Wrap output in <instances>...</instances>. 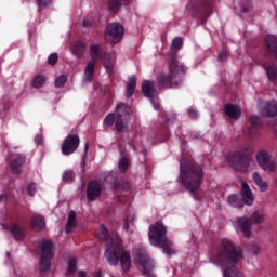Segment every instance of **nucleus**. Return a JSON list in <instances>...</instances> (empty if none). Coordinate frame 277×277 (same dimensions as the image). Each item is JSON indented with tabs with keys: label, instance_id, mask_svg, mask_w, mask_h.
<instances>
[{
	"label": "nucleus",
	"instance_id": "1",
	"mask_svg": "<svg viewBox=\"0 0 277 277\" xmlns=\"http://www.w3.org/2000/svg\"><path fill=\"white\" fill-rule=\"evenodd\" d=\"M240 259H243L241 248L236 247L228 238H224L216 254L211 256L210 263L222 269L223 277H243V273L237 267Z\"/></svg>",
	"mask_w": 277,
	"mask_h": 277
},
{
	"label": "nucleus",
	"instance_id": "2",
	"mask_svg": "<svg viewBox=\"0 0 277 277\" xmlns=\"http://www.w3.org/2000/svg\"><path fill=\"white\" fill-rule=\"evenodd\" d=\"M97 237L102 241H108L105 251V259L109 265H118V261H120L123 272H129L131 269V253L122 249L118 234L114 233L111 237L108 238L107 228H105V226H101L97 229Z\"/></svg>",
	"mask_w": 277,
	"mask_h": 277
},
{
	"label": "nucleus",
	"instance_id": "3",
	"mask_svg": "<svg viewBox=\"0 0 277 277\" xmlns=\"http://www.w3.org/2000/svg\"><path fill=\"white\" fill-rule=\"evenodd\" d=\"M202 168L190 167L188 162H180V179L184 187L190 192L193 198L198 200V192H200V185L202 184Z\"/></svg>",
	"mask_w": 277,
	"mask_h": 277
},
{
	"label": "nucleus",
	"instance_id": "4",
	"mask_svg": "<svg viewBox=\"0 0 277 277\" xmlns=\"http://www.w3.org/2000/svg\"><path fill=\"white\" fill-rule=\"evenodd\" d=\"M185 72L183 64L177 62L176 53L169 57V74H159L157 76V83L161 88H176L181 83V77Z\"/></svg>",
	"mask_w": 277,
	"mask_h": 277
},
{
	"label": "nucleus",
	"instance_id": "5",
	"mask_svg": "<svg viewBox=\"0 0 277 277\" xmlns=\"http://www.w3.org/2000/svg\"><path fill=\"white\" fill-rule=\"evenodd\" d=\"M133 259H134L135 265H138V267H141V272L143 276L155 277V274H153L155 264H153V261L150 260V258H148V253H146V250H144V247L134 248Z\"/></svg>",
	"mask_w": 277,
	"mask_h": 277
},
{
	"label": "nucleus",
	"instance_id": "6",
	"mask_svg": "<svg viewBox=\"0 0 277 277\" xmlns=\"http://www.w3.org/2000/svg\"><path fill=\"white\" fill-rule=\"evenodd\" d=\"M39 250L41 254V261H40L39 267L41 272L47 273L49 272V269H51V259H53V254H54L53 241L42 240L39 243Z\"/></svg>",
	"mask_w": 277,
	"mask_h": 277
},
{
	"label": "nucleus",
	"instance_id": "7",
	"mask_svg": "<svg viewBox=\"0 0 277 277\" xmlns=\"http://www.w3.org/2000/svg\"><path fill=\"white\" fill-rule=\"evenodd\" d=\"M167 234L168 229H166V225L162 223L149 226L148 237L150 245L159 248L161 243H166L168 239Z\"/></svg>",
	"mask_w": 277,
	"mask_h": 277
},
{
	"label": "nucleus",
	"instance_id": "8",
	"mask_svg": "<svg viewBox=\"0 0 277 277\" xmlns=\"http://www.w3.org/2000/svg\"><path fill=\"white\" fill-rule=\"evenodd\" d=\"M91 61L87 64V67L84 68V79L83 83H90L92 82V79H94V68L96 66V62L101 60V48L98 44L91 45Z\"/></svg>",
	"mask_w": 277,
	"mask_h": 277
},
{
	"label": "nucleus",
	"instance_id": "9",
	"mask_svg": "<svg viewBox=\"0 0 277 277\" xmlns=\"http://www.w3.org/2000/svg\"><path fill=\"white\" fill-rule=\"evenodd\" d=\"M256 162L264 172H276L277 162L272 159V153L266 149L260 150L255 156Z\"/></svg>",
	"mask_w": 277,
	"mask_h": 277
},
{
	"label": "nucleus",
	"instance_id": "10",
	"mask_svg": "<svg viewBox=\"0 0 277 277\" xmlns=\"http://www.w3.org/2000/svg\"><path fill=\"white\" fill-rule=\"evenodd\" d=\"M122 36H124V27L118 23H110L104 34L106 42L110 44H118L122 40Z\"/></svg>",
	"mask_w": 277,
	"mask_h": 277
},
{
	"label": "nucleus",
	"instance_id": "11",
	"mask_svg": "<svg viewBox=\"0 0 277 277\" xmlns=\"http://www.w3.org/2000/svg\"><path fill=\"white\" fill-rule=\"evenodd\" d=\"M236 233H241L246 239L252 237V221L246 216L233 221Z\"/></svg>",
	"mask_w": 277,
	"mask_h": 277
},
{
	"label": "nucleus",
	"instance_id": "12",
	"mask_svg": "<svg viewBox=\"0 0 277 277\" xmlns=\"http://www.w3.org/2000/svg\"><path fill=\"white\" fill-rule=\"evenodd\" d=\"M258 111L260 116H263V118H274L277 116V101L271 100V101H259L258 103Z\"/></svg>",
	"mask_w": 277,
	"mask_h": 277
},
{
	"label": "nucleus",
	"instance_id": "13",
	"mask_svg": "<svg viewBox=\"0 0 277 277\" xmlns=\"http://www.w3.org/2000/svg\"><path fill=\"white\" fill-rule=\"evenodd\" d=\"M80 140L79 135H68L61 147L63 155H72L77 148H79Z\"/></svg>",
	"mask_w": 277,
	"mask_h": 277
},
{
	"label": "nucleus",
	"instance_id": "14",
	"mask_svg": "<svg viewBox=\"0 0 277 277\" xmlns=\"http://www.w3.org/2000/svg\"><path fill=\"white\" fill-rule=\"evenodd\" d=\"M116 131L122 132L124 131V129H127V126L122 121V118H124V116H129V106H127V104H118L116 107Z\"/></svg>",
	"mask_w": 277,
	"mask_h": 277
},
{
	"label": "nucleus",
	"instance_id": "15",
	"mask_svg": "<svg viewBox=\"0 0 277 277\" xmlns=\"http://www.w3.org/2000/svg\"><path fill=\"white\" fill-rule=\"evenodd\" d=\"M142 93L147 98H150L154 109H159V104L155 103V97H157V90H155V84L148 80H145L142 85Z\"/></svg>",
	"mask_w": 277,
	"mask_h": 277
},
{
	"label": "nucleus",
	"instance_id": "16",
	"mask_svg": "<svg viewBox=\"0 0 277 277\" xmlns=\"http://www.w3.org/2000/svg\"><path fill=\"white\" fill-rule=\"evenodd\" d=\"M256 162L254 161V159H252L251 157H246L237 162L236 170H238V172H248L250 170H254Z\"/></svg>",
	"mask_w": 277,
	"mask_h": 277
},
{
	"label": "nucleus",
	"instance_id": "17",
	"mask_svg": "<svg viewBox=\"0 0 277 277\" xmlns=\"http://www.w3.org/2000/svg\"><path fill=\"white\" fill-rule=\"evenodd\" d=\"M241 196L245 205H248V207H252V205H254V195L246 182L241 183Z\"/></svg>",
	"mask_w": 277,
	"mask_h": 277
},
{
	"label": "nucleus",
	"instance_id": "18",
	"mask_svg": "<svg viewBox=\"0 0 277 277\" xmlns=\"http://www.w3.org/2000/svg\"><path fill=\"white\" fill-rule=\"evenodd\" d=\"M101 197V184L98 182H91L88 185L87 198L89 201L96 200Z\"/></svg>",
	"mask_w": 277,
	"mask_h": 277
},
{
	"label": "nucleus",
	"instance_id": "19",
	"mask_svg": "<svg viewBox=\"0 0 277 277\" xmlns=\"http://www.w3.org/2000/svg\"><path fill=\"white\" fill-rule=\"evenodd\" d=\"M3 228L5 230H10L15 241H23V239H25V230L21 226L16 224H11V225H3Z\"/></svg>",
	"mask_w": 277,
	"mask_h": 277
},
{
	"label": "nucleus",
	"instance_id": "20",
	"mask_svg": "<svg viewBox=\"0 0 277 277\" xmlns=\"http://www.w3.org/2000/svg\"><path fill=\"white\" fill-rule=\"evenodd\" d=\"M224 111L228 118H233L234 120H239L241 117V108L237 105L227 104L224 107Z\"/></svg>",
	"mask_w": 277,
	"mask_h": 277
},
{
	"label": "nucleus",
	"instance_id": "21",
	"mask_svg": "<svg viewBox=\"0 0 277 277\" xmlns=\"http://www.w3.org/2000/svg\"><path fill=\"white\" fill-rule=\"evenodd\" d=\"M30 226L32 230H44L47 228V222L42 215H34L30 220Z\"/></svg>",
	"mask_w": 277,
	"mask_h": 277
},
{
	"label": "nucleus",
	"instance_id": "22",
	"mask_svg": "<svg viewBox=\"0 0 277 277\" xmlns=\"http://www.w3.org/2000/svg\"><path fill=\"white\" fill-rule=\"evenodd\" d=\"M264 70L269 81H277V67L275 63L273 62L265 63Z\"/></svg>",
	"mask_w": 277,
	"mask_h": 277
},
{
	"label": "nucleus",
	"instance_id": "23",
	"mask_svg": "<svg viewBox=\"0 0 277 277\" xmlns=\"http://www.w3.org/2000/svg\"><path fill=\"white\" fill-rule=\"evenodd\" d=\"M252 180L255 183L256 187L260 189V192H267V189L269 188V185L267 184V182L263 180V176H261V173L253 172Z\"/></svg>",
	"mask_w": 277,
	"mask_h": 277
},
{
	"label": "nucleus",
	"instance_id": "24",
	"mask_svg": "<svg viewBox=\"0 0 277 277\" xmlns=\"http://www.w3.org/2000/svg\"><path fill=\"white\" fill-rule=\"evenodd\" d=\"M77 212L75 211H70L69 215H68V220H67V224L65 227V232L67 234L72 233V230H75V228H77Z\"/></svg>",
	"mask_w": 277,
	"mask_h": 277
},
{
	"label": "nucleus",
	"instance_id": "25",
	"mask_svg": "<svg viewBox=\"0 0 277 277\" xmlns=\"http://www.w3.org/2000/svg\"><path fill=\"white\" fill-rule=\"evenodd\" d=\"M227 202L229 207H234L235 209H241L243 207V201L241 197L237 194H232L227 197Z\"/></svg>",
	"mask_w": 277,
	"mask_h": 277
},
{
	"label": "nucleus",
	"instance_id": "26",
	"mask_svg": "<svg viewBox=\"0 0 277 277\" xmlns=\"http://www.w3.org/2000/svg\"><path fill=\"white\" fill-rule=\"evenodd\" d=\"M158 248H162L163 253L167 254V256H172L176 254V249H174V245L172 241H169L168 239L164 240V242L160 243Z\"/></svg>",
	"mask_w": 277,
	"mask_h": 277
},
{
	"label": "nucleus",
	"instance_id": "27",
	"mask_svg": "<svg viewBox=\"0 0 277 277\" xmlns=\"http://www.w3.org/2000/svg\"><path fill=\"white\" fill-rule=\"evenodd\" d=\"M136 85H137V78L136 77L130 78L126 89L127 98H131V96H133Z\"/></svg>",
	"mask_w": 277,
	"mask_h": 277
},
{
	"label": "nucleus",
	"instance_id": "28",
	"mask_svg": "<svg viewBox=\"0 0 277 277\" xmlns=\"http://www.w3.org/2000/svg\"><path fill=\"white\" fill-rule=\"evenodd\" d=\"M71 53L76 55V57H82V55L85 53V44L81 41H77L74 43V47H71Z\"/></svg>",
	"mask_w": 277,
	"mask_h": 277
},
{
	"label": "nucleus",
	"instance_id": "29",
	"mask_svg": "<svg viewBox=\"0 0 277 277\" xmlns=\"http://www.w3.org/2000/svg\"><path fill=\"white\" fill-rule=\"evenodd\" d=\"M23 163H25V157L17 156L11 162V169L13 170V172L18 173V172H21L19 169H21V166H23Z\"/></svg>",
	"mask_w": 277,
	"mask_h": 277
},
{
	"label": "nucleus",
	"instance_id": "30",
	"mask_svg": "<svg viewBox=\"0 0 277 277\" xmlns=\"http://www.w3.org/2000/svg\"><path fill=\"white\" fill-rule=\"evenodd\" d=\"M266 44L273 53L277 50V37L274 35H267L266 36Z\"/></svg>",
	"mask_w": 277,
	"mask_h": 277
},
{
	"label": "nucleus",
	"instance_id": "31",
	"mask_svg": "<svg viewBox=\"0 0 277 277\" xmlns=\"http://www.w3.org/2000/svg\"><path fill=\"white\" fill-rule=\"evenodd\" d=\"M250 221H251V224H263V222H265V216L263 215V212L255 211L251 215Z\"/></svg>",
	"mask_w": 277,
	"mask_h": 277
},
{
	"label": "nucleus",
	"instance_id": "32",
	"mask_svg": "<svg viewBox=\"0 0 277 277\" xmlns=\"http://www.w3.org/2000/svg\"><path fill=\"white\" fill-rule=\"evenodd\" d=\"M47 83V76L38 75L32 81V85L37 89L42 88Z\"/></svg>",
	"mask_w": 277,
	"mask_h": 277
},
{
	"label": "nucleus",
	"instance_id": "33",
	"mask_svg": "<svg viewBox=\"0 0 277 277\" xmlns=\"http://www.w3.org/2000/svg\"><path fill=\"white\" fill-rule=\"evenodd\" d=\"M114 58L109 56V54H105L104 56V66L107 72H111L114 70Z\"/></svg>",
	"mask_w": 277,
	"mask_h": 277
},
{
	"label": "nucleus",
	"instance_id": "34",
	"mask_svg": "<svg viewBox=\"0 0 277 277\" xmlns=\"http://www.w3.org/2000/svg\"><path fill=\"white\" fill-rule=\"evenodd\" d=\"M120 5H122V0H110L108 2V8L110 12H116L117 10H120Z\"/></svg>",
	"mask_w": 277,
	"mask_h": 277
},
{
	"label": "nucleus",
	"instance_id": "35",
	"mask_svg": "<svg viewBox=\"0 0 277 277\" xmlns=\"http://www.w3.org/2000/svg\"><path fill=\"white\" fill-rule=\"evenodd\" d=\"M129 168V159L127 157H123L118 162V169L119 172L124 173L126 170Z\"/></svg>",
	"mask_w": 277,
	"mask_h": 277
},
{
	"label": "nucleus",
	"instance_id": "36",
	"mask_svg": "<svg viewBox=\"0 0 277 277\" xmlns=\"http://www.w3.org/2000/svg\"><path fill=\"white\" fill-rule=\"evenodd\" d=\"M63 181L65 183H72V181H75V173L71 170L65 171L63 174Z\"/></svg>",
	"mask_w": 277,
	"mask_h": 277
},
{
	"label": "nucleus",
	"instance_id": "37",
	"mask_svg": "<svg viewBox=\"0 0 277 277\" xmlns=\"http://www.w3.org/2000/svg\"><path fill=\"white\" fill-rule=\"evenodd\" d=\"M66 81H68V78H66V76H58L55 80V88H64V85H66Z\"/></svg>",
	"mask_w": 277,
	"mask_h": 277
},
{
	"label": "nucleus",
	"instance_id": "38",
	"mask_svg": "<svg viewBox=\"0 0 277 277\" xmlns=\"http://www.w3.org/2000/svg\"><path fill=\"white\" fill-rule=\"evenodd\" d=\"M114 122H116V115L114 113H110L105 118L104 123L107 124V127H111L114 126Z\"/></svg>",
	"mask_w": 277,
	"mask_h": 277
},
{
	"label": "nucleus",
	"instance_id": "39",
	"mask_svg": "<svg viewBox=\"0 0 277 277\" xmlns=\"http://www.w3.org/2000/svg\"><path fill=\"white\" fill-rule=\"evenodd\" d=\"M76 265H77V260H75V259L69 260L68 267H67V274H69V275L75 274V271L77 269Z\"/></svg>",
	"mask_w": 277,
	"mask_h": 277
},
{
	"label": "nucleus",
	"instance_id": "40",
	"mask_svg": "<svg viewBox=\"0 0 277 277\" xmlns=\"http://www.w3.org/2000/svg\"><path fill=\"white\" fill-rule=\"evenodd\" d=\"M173 49H181L183 47V38L176 37L172 41Z\"/></svg>",
	"mask_w": 277,
	"mask_h": 277
},
{
	"label": "nucleus",
	"instance_id": "41",
	"mask_svg": "<svg viewBox=\"0 0 277 277\" xmlns=\"http://www.w3.org/2000/svg\"><path fill=\"white\" fill-rule=\"evenodd\" d=\"M248 250H249L250 254H260L261 253V247H259L258 245H249Z\"/></svg>",
	"mask_w": 277,
	"mask_h": 277
},
{
	"label": "nucleus",
	"instance_id": "42",
	"mask_svg": "<svg viewBox=\"0 0 277 277\" xmlns=\"http://www.w3.org/2000/svg\"><path fill=\"white\" fill-rule=\"evenodd\" d=\"M48 63L51 64V66L56 64L57 63V53L50 54L48 57Z\"/></svg>",
	"mask_w": 277,
	"mask_h": 277
},
{
	"label": "nucleus",
	"instance_id": "43",
	"mask_svg": "<svg viewBox=\"0 0 277 277\" xmlns=\"http://www.w3.org/2000/svg\"><path fill=\"white\" fill-rule=\"evenodd\" d=\"M82 25L83 27H92V25H94V19H92V17H85Z\"/></svg>",
	"mask_w": 277,
	"mask_h": 277
},
{
	"label": "nucleus",
	"instance_id": "44",
	"mask_svg": "<svg viewBox=\"0 0 277 277\" xmlns=\"http://www.w3.org/2000/svg\"><path fill=\"white\" fill-rule=\"evenodd\" d=\"M249 120H250L251 124H261V119L259 118V116L251 115L249 117Z\"/></svg>",
	"mask_w": 277,
	"mask_h": 277
},
{
	"label": "nucleus",
	"instance_id": "45",
	"mask_svg": "<svg viewBox=\"0 0 277 277\" xmlns=\"http://www.w3.org/2000/svg\"><path fill=\"white\" fill-rule=\"evenodd\" d=\"M27 192L29 196H34V194H36V184L34 183L29 184L27 187Z\"/></svg>",
	"mask_w": 277,
	"mask_h": 277
},
{
	"label": "nucleus",
	"instance_id": "46",
	"mask_svg": "<svg viewBox=\"0 0 277 277\" xmlns=\"http://www.w3.org/2000/svg\"><path fill=\"white\" fill-rule=\"evenodd\" d=\"M50 0H37V5L39 8H45Z\"/></svg>",
	"mask_w": 277,
	"mask_h": 277
},
{
	"label": "nucleus",
	"instance_id": "47",
	"mask_svg": "<svg viewBox=\"0 0 277 277\" xmlns=\"http://www.w3.org/2000/svg\"><path fill=\"white\" fill-rule=\"evenodd\" d=\"M226 57H228V54L226 52H221L219 54V62H225Z\"/></svg>",
	"mask_w": 277,
	"mask_h": 277
},
{
	"label": "nucleus",
	"instance_id": "48",
	"mask_svg": "<svg viewBox=\"0 0 277 277\" xmlns=\"http://www.w3.org/2000/svg\"><path fill=\"white\" fill-rule=\"evenodd\" d=\"M188 116H189L190 118H198V111L194 110V108H190V109L188 110Z\"/></svg>",
	"mask_w": 277,
	"mask_h": 277
},
{
	"label": "nucleus",
	"instance_id": "49",
	"mask_svg": "<svg viewBox=\"0 0 277 277\" xmlns=\"http://www.w3.org/2000/svg\"><path fill=\"white\" fill-rule=\"evenodd\" d=\"M42 135L38 134L37 136H35V143L40 146V144H42Z\"/></svg>",
	"mask_w": 277,
	"mask_h": 277
},
{
	"label": "nucleus",
	"instance_id": "50",
	"mask_svg": "<svg viewBox=\"0 0 277 277\" xmlns=\"http://www.w3.org/2000/svg\"><path fill=\"white\" fill-rule=\"evenodd\" d=\"M88 148H89V145H88V143H85V145H84V159H85V157H88Z\"/></svg>",
	"mask_w": 277,
	"mask_h": 277
},
{
	"label": "nucleus",
	"instance_id": "51",
	"mask_svg": "<svg viewBox=\"0 0 277 277\" xmlns=\"http://www.w3.org/2000/svg\"><path fill=\"white\" fill-rule=\"evenodd\" d=\"M117 189H129V184L126 183L124 186H118Z\"/></svg>",
	"mask_w": 277,
	"mask_h": 277
},
{
	"label": "nucleus",
	"instance_id": "52",
	"mask_svg": "<svg viewBox=\"0 0 277 277\" xmlns=\"http://www.w3.org/2000/svg\"><path fill=\"white\" fill-rule=\"evenodd\" d=\"M94 277H103V273L101 271H97Z\"/></svg>",
	"mask_w": 277,
	"mask_h": 277
},
{
	"label": "nucleus",
	"instance_id": "53",
	"mask_svg": "<svg viewBox=\"0 0 277 277\" xmlns=\"http://www.w3.org/2000/svg\"><path fill=\"white\" fill-rule=\"evenodd\" d=\"M78 277H85V272L80 271L79 274H78Z\"/></svg>",
	"mask_w": 277,
	"mask_h": 277
},
{
	"label": "nucleus",
	"instance_id": "54",
	"mask_svg": "<svg viewBox=\"0 0 277 277\" xmlns=\"http://www.w3.org/2000/svg\"><path fill=\"white\" fill-rule=\"evenodd\" d=\"M124 230H129V223L126 221L123 225Z\"/></svg>",
	"mask_w": 277,
	"mask_h": 277
},
{
	"label": "nucleus",
	"instance_id": "55",
	"mask_svg": "<svg viewBox=\"0 0 277 277\" xmlns=\"http://www.w3.org/2000/svg\"><path fill=\"white\" fill-rule=\"evenodd\" d=\"M3 198H4L3 196H0V200H3Z\"/></svg>",
	"mask_w": 277,
	"mask_h": 277
}]
</instances>
